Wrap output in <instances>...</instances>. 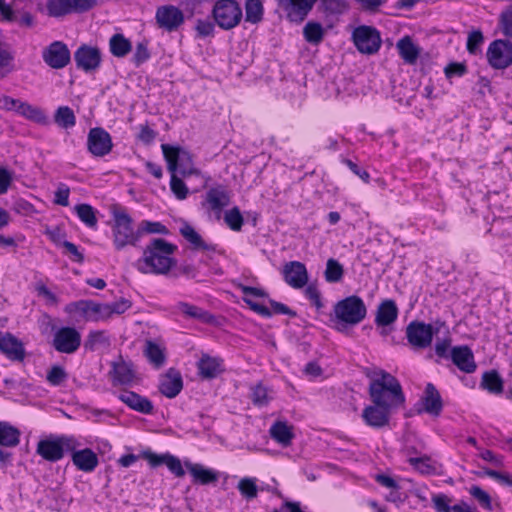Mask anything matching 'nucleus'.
Listing matches in <instances>:
<instances>
[{
    "mask_svg": "<svg viewBox=\"0 0 512 512\" xmlns=\"http://www.w3.org/2000/svg\"><path fill=\"white\" fill-rule=\"evenodd\" d=\"M217 25L225 30L234 28L242 19V10L235 0H218L212 10Z\"/></svg>",
    "mask_w": 512,
    "mask_h": 512,
    "instance_id": "7",
    "label": "nucleus"
},
{
    "mask_svg": "<svg viewBox=\"0 0 512 512\" xmlns=\"http://www.w3.org/2000/svg\"><path fill=\"white\" fill-rule=\"evenodd\" d=\"M70 4V0H47L46 8L50 16L60 17L71 13Z\"/></svg>",
    "mask_w": 512,
    "mask_h": 512,
    "instance_id": "44",
    "label": "nucleus"
},
{
    "mask_svg": "<svg viewBox=\"0 0 512 512\" xmlns=\"http://www.w3.org/2000/svg\"><path fill=\"white\" fill-rule=\"evenodd\" d=\"M257 482L258 480L255 477H244L238 482L237 489L244 498L254 499L257 497L259 490Z\"/></svg>",
    "mask_w": 512,
    "mask_h": 512,
    "instance_id": "39",
    "label": "nucleus"
},
{
    "mask_svg": "<svg viewBox=\"0 0 512 512\" xmlns=\"http://www.w3.org/2000/svg\"><path fill=\"white\" fill-rule=\"evenodd\" d=\"M75 211L80 220L88 227H95L97 225V218L95 210L88 204H80L75 207Z\"/></svg>",
    "mask_w": 512,
    "mask_h": 512,
    "instance_id": "47",
    "label": "nucleus"
},
{
    "mask_svg": "<svg viewBox=\"0 0 512 512\" xmlns=\"http://www.w3.org/2000/svg\"><path fill=\"white\" fill-rule=\"evenodd\" d=\"M145 354L149 361L157 368L161 367L165 362L163 350L160 346L151 341L147 342Z\"/></svg>",
    "mask_w": 512,
    "mask_h": 512,
    "instance_id": "48",
    "label": "nucleus"
},
{
    "mask_svg": "<svg viewBox=\"0 0 512 512\" xmlns=\"http://www.w3.org/2000/svg\"><path fill=\"white\" fill-rule=\"evenodd\" d=\"M42 58L49 67L62 69L69 64L71 54L65 43L62 41H54L43 49Z\"/></svg>",
    "mask_w": 512,
    "mask_h": 512,
    "instance_id": "11",
    "label": "nucleus"
},
{
    "mask_svg": "<svg viewBox=\"0 0 512 512\" xmlns=\"http://www.w3.org/2000/svg\"><path fill=\"white\" fill-rule=\"evenodd\" d=\"M71 13H81L90 10L96 5V0H70Z\"/></svg>",
    "mask_w": 512,
    "mask_h": 512,
    "instance_id": "63",
    "label": "nucleus"
},
{
    "mask_svg": "<svg viewBox=\"0 0 512 512\" xmlns=\"http://www.w3.org/2000/svg\"><path fill=\"white\" fill-rule=\"evenodd\" d=\"M55 123L61 128H72L76 124V117L73 110L68 106H60L54 115Z\"/></svg>",
    "mask_w": 512,
    "mask_h": 512,
    "instance_id": "38",
    "label": "nucleus"
},
{
    "mask_svg": "<svg viewBox=\"0 0 512 512\" xmlns=\"http://www.w3.org/2000/svg\"><path fill=\"white\" fill-rule=\"evenodd\" d=\"M269 434L271 438L282 447L290 446L295 437L293 426L287 421L282 420H278L271 425Z\"/></svg>",
    "mask_w": 512,
    "mask_h": 512,
    "instance_id": "27",
    "label": "nucleus"
},
{
    "mask_svg": "<svg viewBox=\"0 0 512 512\" xmlns=\"http://www.w3.org/2000/svg\"><path fill=\"white\" fill-rule=\"evenodd\" d=\"M109 48L113 56L122 58L131 51L132 44L123 34H114L109 40Z\"/></svg>",
    "mask_w": 512,
    "mask_h": 512,
    "instance_id": "37",
    "label": "nucleus"
},
{
    "mask_svg": "<svg viewBox=\"0 0 512 512\" xmlns=\"http://www.w3.org/2000/svg\"><path fill=\"white\" fill-rule=\"evenodd\" d=\"M113 218V243L116 250H122L128 245L136 246L140 239L138 229L133 228L132 218L122 209L115 210Z\"/></svg>",
    "mask_w": 512,
    "mask_h": 512,
    "instance_id": "5",
    "label": "nucleus"
},
{
    "mask_svg": "<svg viewBox=\"0 0 512 512\" xmlns=\"http://www.w3.org/2000/svg\"><path fill=\"white\" fill-rule=\"evenodd\" d=\"M170 189L178 200H184L189 194V189L176 172H170Z\"/></svg>",
    "mask_w": 512,
    "mask_h": 512,
    "instance_id": "50",
    "label": "nucleus"
},
{
    "mask_svg": "<svg viewBox=\"0 0 512 512\" xmlns=\"http://www.w3.org/2000/svg\"><path fill=\"white\" fill-rule=\"evenodd\" d=\"M469 494L478 502V504L485 510H493L492 498L488 492L483 490L480 486L472 485L468 489Z\"/></svg>",
    "mask_w": 512,
    "mask_h": 512,
    "instance_id": "46",
    "label": "nucleus"
},
{
    "mask_svg": "<svg viewBox=\"0 0 512 512\" xmlns=\"http://www.w3.org/2000/svg\"><path fill=\"white\" fill-rule=\"evenodd\" d=\"M195 30L200 37H207L213 34L214 24L208 19H198Z\"/></svg>",
    "mask_w": 512,
    "mask_h": 512,
    "instance_id": "61",
    "label": "nucleus"
},
{
    "mask_svg": "<svg viewBox=\"0 0 512 512\" xmlns=\"http://www.w3.org/2000/svg\"><path fill=\"white\" fill-rule=\"evenodd\" d=\"M305 39L310 43H319L324 35L323 27L319 23L308 22L303 29Z\"/></svg>",
    "mask_w": 512,
    "mask_h": 512,
    "instance_id": "51",
    "label": "nucleus"
},
{
    "mask_svg": "<svg viewBox=\"0 0 512 512\" xmlns=\"http://www.w3.org/2000/svg\"><path fill=\"white\" fill-rule=\"evenodd\" d=\"M263 7L259 0H247L246 2V21L257 23L261 20Z\"/></svg>",
    "mask_w": 512,
    "mask_h": 512,
    "instance_id": "52",
    "label": "nucleus"
},
{
    "mask_svg": "<svg viewBox=\"0 0 512 512\" xmlns=\"http://www.w3.org/2000/svg\"><path fill=\"white\" fill-rule=\"evenodd\" d=\"M368 377L371 379L369 394L373 404L393 410L404 403L401 385L394 376L384 370H375Z\"/></svg>",
    "mask_w": 512,
    "mask_h": 512,
    "instance_id": "2",
    "label": "nucleus"
},
{
    "mask_svg": "<svg viewBox=\"0 0 512 512\" xmlns=\"http://www.w3.org/2000/svg\"><path fill=\"white\" fill-rule=\"evenodd\" d=\"M118 398L129 408L137 412L151 414L153 411L152 402L133 391H123L119 394Z\"/></svg>",
    "mask_w": 512,
    "mask_h": 512,
    "instance_id": "26",
    "label": "nucleus"
},
{
    "mask_svg": "<svg viewBox=\"0 0 512 512\" xmlns=\"http://www.w3.org/2000/svg\"><path fill=\"white\" fill-rule=\"evenodd\" d=\"M108 306L109 318H111L114 314L119 315L126 312L131 307V303L129 300L122 298L118 301L108 304Z\"/></svg>",
    "mask_w": 512,
    "mask_h": 512,
    "instance_id": "62",
    "label": "nucleus"
},
{
    "mask_svg": "<svg viewBox=\"0 0 512 512\" xmlns=\"http://www.w3.org/2000/svg\"><path fill=\"white\" fill-rule=\"evenodd\" d=\"M168 229L160 222L143 220L138 226L139 239L143 234H168Z\"/></svg>",
    "mask_w": 512,
    "mask_h": 512,
    "instance_id": "49",
    "label": "nucleus"
},
{
    "mask_svg": "<svg viewBox=\"0 0 512 512\" xmlns=\"http://www.w3.org/2000/svg\"><path fill=\"white\" fill-rule=\"evenodd\" d=\"M79 446L74 437H49L38 442L37 453L45 460L56 462L63 458L65 452L74 451Z\"/></svg>",
    "mask_w": 512,
    "mask_h": 512,
    "instance_id": "6",
    "label": "nucleus"
},
{
    "mask_svg": "<svg viewBox=\"0 0 512 512\" xmlns=\"http://www.w3.org/2000/svg\"><path fill=\"white\" fill-rule=\"evenodd\" d=\"M422 403L424 405V410L429 414L438 415L441 412V397L433 384H427L422 398Z\"/></svg>",
    "mask_w": 512,
    "mask_h": 512,
    "instance_id": "33",
    "label": "nucleus"
},
{
    "mask_svg": "<svg viewBox=\"0 0 512 512\" xmlns=\"http://www.w3.org/2000/svg\"><path fill=\"white\" fill-rule=\"evenodd\" d=\"M391 411L381 405L373 404L363 410L362 417L367 425L379 428L388 423Z\"/></svg>",
    "mask_w": 512,
    "mask_h": 512,
    "instance_id": "23",
    "label": "nucleus"
},
{
    "mask_svg": "<svg viewBox=\"0 0 512 512\" xmlns=\"http://www.w3.org/2000/svg\"><path fill=\"white\" fill-rule=\"evenodd\" d=\"M223 219L225 224L233 231H240L244 224V218L238 207L226 210Z\"/></svg>",
    "mask_w": 512,
    "mask_h": 512,
    "instance_id": "43",
    "label": "nucleus"
},
{
    "mask_svg": "<svg viewBox=\"0 0 512 512\" xmlns=\"http://www.w3.org/2000/svg\"><path fill=\"white\" fill-rule=\"evenodd\" d=\"M165 465L175 476H184L185 471L182 467L181 461L177 457L168 454V456H166Z\"/></svg>",
    "mask_w": 512,
    "mask_h": 512,
    "instance_id": "60",
    "label": "nucleus"
},
{
    "mask_svg": "<svg viewBox=\"0 0 512 512\" xmlns=\"http://www.w3.org/2000/svg\"><path fill=\"white\" fill-rule=\"evenodd\" d=\"M16 113L26 118L27 120L40 125H47L49 123L45 112L41 108L31 105L28 102L21 101L17 106Z\"/></svg>",
    "mask_w": 512,
    "mask_h": 512,
    "instance_id": "32",
    "label": "nucleus"
},
{
    "mask_svg": "<svg viewBox=\"0 0 512 512\" xmlns=\"http://www.w3.org/2000/svg\"><path fill=\"white\" fill-rule=\"evenodd\" d=\"M398 308L394 300H383L377 307L375 324L381 328L380 334L383 336L388 335L391 326L398 317Z\"/></svg>",
    "mask_w": 512,
    "mask_h": 512,
    "instance_id": "18",
    "label": "nucleus"
},
{
    "mask_svg": "<svg viewBox=\"0 0 512 512\" xmlns=\"http://www.w3.org/2000/svg\"><path fill=\"white\" fill-rule=\"evenodd\" d=\"M20 431L8 422H0V445L15 447L20 442Z\"/></svg>",
    "mask_w": 512,
    "mask_h": 512,
    "instance_id": "36",
    "label": "nucleus"
},
{
    "mask_svg": "<svg viewBox=\"0 0 512 512\" xmlns=\"http://www.w3.org/2000/svg\"><path fill=\"white\" fill-rule=\"evenodd\" d=\"M323 5L326 11L331 14H341L347 8L346 0H323Z\"/></svg>",
    "mask_w": 512,
    "mask_h": 512,
    "instance_id": "59",
    "label": "nucleus"
},
{
    "mask_svg": "<svg viewBox=\"0 0 512 512\" xmlns=\"http://www.w3.org/2000/svg\"><path fill=\"white\" fill-rule=\"evenodd\" d=\"M334 317L337 323L345 328L362 322L367 315V307L359 296H348L334 305Z\"/></svg>",
    "mask_w": 512,
    "mask_h": 512,
    "instance_id": "3",
    "label": "nucleus"
},
{
    "mask_svg": "<svg viewBox=\"0 0 512 512\" xmlns=\"http://www.w3.org/2000/svg\"><path fill=\"white\" fill-rule=\"evenodd\" d=\"M176 250V245L155 238L146 245L135 266L143 274H167L176 263L173 257Z\"/></svg>",
    "mask_w": 512,
    "mask_h": 512,
    "instance_id": "1",
    "label": "nucleus"
},
{
    "mask_svg": "<svg viewBox=\"0 0 512 512\" xmlns=\"http://www.w3.org/2000/svg\"><path fill=\"white\" fill-rule=\"evenodd\" d=\"M481 385L491 393L497 394L503 390V381L496 371L484 373Z\"/></svg>",
    "mask_w": 512,
    "mask_h": 512,
    "instance_id": "41",
    "label": "nucleus"
},
{
    "mask_svg": "<svg viewBox=\"0 0 512 512\" xmlns=\"http://www.w3.org/2000/svg\"><path fill=\"white\" fill-rule=\"evenodd\" d=\"M396 48L403 61L410 65L416 63L421 53V48L414 43L410 36H404L399 39L396 43Z\"/></svg>",
    "mask_w": 512,
    "mask_h": 512,
    "instance_id": "29",
    "label": "nucleus"
},
{
    "mask_svg": "<svg viewBox=\"0 0 512 512\" xmlns=\"http://www.w3.org/2000/svg\"><path fill=\"white\" fill-rule=\"evenodd\" d=\"M437 332L438 329L431 324L412 321L406 328V337L414 348L424 349L431 345L433 336Z\"/></svg>",
    "mask_w": 512,
    "mask_h": 512,
    "instance_id": "9",
    "label": "nucleus"
},
{
    "mask_svg": "<svg viewBox=\"0 0 512 512\" xmlns=\"http://www.w3.org/2000/svg\"><path fill=\"white\" fill-rule=\"evenodd\" d=\"M81 344L80 333L72 327H63L56 331L53 338V347L61 353H74Z\"/></svg>",
    "mask_w": 512,
    "mask_h": 512,
    "instance_id": "14",
    "label": "nucleus"
},
{
    "mask_svg": "<svg viewBox=\"0 0 512 512\" xmlns=\"http://www.w3.org/2000/svg\"><path fill=\"white\" fill-rule=\"evenodd\" d=\"M109 337L104 331H92L89 333L85 342V347L90 350H96L109 346Z\"/></svg>",
    "mask_w": 512,
    "mask_h": 512,
    "instance_id": "45",
    "label": "nucleus"
},
{
    "mask_svg": "<svg viewBox=\"0 0 512 512\" xmlns=\"http://www.w3.org/2000/svg\"><path fill=\"white\" fill-rule=\"evenodd\" d=\"M304 294H305L306 298L311 302V304L313 306H315V308L318 311L323 309L324 303L322 302V299H321V293L315 285L311 284V285L306 286V288L304 290Z\"/></svg>",
    "mask_w": 512,
    "mask_h": 512,
    "instance_id": "57",
    "label": "nucleus"
},
{
    "mask_svg": "<svg viewBox=\"0 0 512 512\" xmlns=\"http://www.w3.org/2000/svg\"><path fill=\"white\" fill-rule=\"evenodd\" d=\"M353 41L357 49L363 54H374L381 46V37L378 31L368 26H361L354 30Z\"/></svg>",
    "mask_w": 512,
    "mask_h": 512,
    "instance_id": "10",
    "label": "nucleus"
},
{
    "mask_svg": "<svg viewBox=\"0 0 512 512\" xmlns=\"http://www.w3.org/2000/svg\"><path fill=\"white\" fill-rule=\"evenodd\" d=\"M250 397L254 405L263 407L270 402L272 394L267 387L259 383L251 388Z\"/></svg>",
    "mask_w": 512,
    "mask_h": 512,
    "instance_id": "42",
    "label": "nucleus"
},
{
    "mask_svg": "<svg viewBox=\"0 0 512 512\" xmlns=\"http://www.w3.org/2000/svg\"><path fill=\"white\" fill-rule=\"evenodd\" d=\"M161 149L169 172L179 171L183 177L201 175V171L194 166L192 154L186 149L170 144H162Z\"/></svg>",
    "mask_w": 512,
    "mask_h": 512,
    "instance_id": "4",
    "label": "nucleus"
},
{
    "mask_svg": "<svg viewBox=\"0 0 512 512\" xmlns=\"http://www.w3.org/2000/svg\"><path fill=\"white\" fill-rule=\"evenodd\" d=\"M486 58L494 69L509 67L512 64V44L507 40H494L487 49Z\"/></svg>",
    "mask_w": 512,
    "mask_h": 512,
    "instance_id": "8",
    "label": "nucleus"
},
{
    "mask_svg": "<svg viewBox=\"0 0 512 512\" xmlns=\"http://www.w3.org/2000/svg\"><path fill=\"white\" fill-rule=\"evenodd\" d=\"M436 512H452L451 498L443 493L433 494L431 497Z\"/></svg>",
    "mask_w": 512,
    "mask_h": 512,
    "instance_id": "54",
    "label": "nucleus"
},
{
    "mask_svg": "<svg viewBox=\"0 0 512 512\" xmlns=\"http://www.w3.org/2000/svg\"><path fill=\"white\" fill-rule=\"evenodd\" d=\"M231 196L223 186L210 188L206 194L202 206L209 212L213 213L215 218L219 220L222 216L223 208L230 204Z\"/></svg>",
    "mask_w": 512,
    "mask_h": 512,
    "instance_id": "13",
    "label": "nucleus"
},
{
    "mask_svg": "<svg viewBox=\"0 0 512 512\" xmlns=\"http://www.w3.org/2000/svg\"><path fill=\"white\" fill-rule=\"evenodd\" d=\"M82 314L87 321L99 322L109 319L108 303H97L92 300H81L71 305Z\"/></svg>",
    "mask_w": 512,
    "mask_h": 512,
    "instance_id": "17",
    "label": "nucleus"
},
{
    "mask_svg": "<svg viewBox=\"0 0 512 512\" xmlns=\"http://www.w3.org/2000/svg\"><path fill=\"white\" fill-rule=\"evenodd\" d=\"M197 367L200 376L204 379H213L223 371L221 360L209 355L202 356Z\"/></svg>",
    "mask_w": 512,
    "mask_h": 512,
    "instance_id": "30",
    "label": "nucleus"
},
{
    "mask_svg": "<svg viewBox=\"0 0 512 512\" xmlns=\"http://www.w3.org/2000/svg\"><path fill=\"white\" fill-rule=\"evenodd\" d=\"M484 42V37L481 31L475 30L469 33L467 38V50L470 54H477L480 46Z\"/></svg>",
    "mask_w": 512,
    "mask_h": 512,
    "instance_id": "56",
    "label": "nucleus"
},
{
    "mask_svg": "<svg viewBox=\"0 0 512 512\" xmlns=\"http://www.w3.org/2000/svg\"><path fill=\"white\" fill-rule=\"evenodd\" d=\"M72 453L73 464L81 471L92 472L98 465V457L95 452L89 448L74 449Z\"/></svg>",
    "mask_w": 512,
    "mask_h": 512,
    "instance_id": "25",
    "label": "nucleus"
},
{
    "mask_svg": "<svg viewBox=\"0 0 512 512\" xmlns=\"http://www.w3.org/2000/svg\"><path fill=\"white\" fill-rule=\"evenodd\" d=\"M74 60L78 69L92 72L100 67L101 52L97 47L84 44L75 51Z\"/></svg>",
    "mask_w": 512,
    "mask_h": 512,
    "instance_id": "16",
    "label": "nucleus"
},
{
    "mask_svg": "<svg viewBox=\"0 0 512 512\" xmlns=\"http://www.w3.org/2000/svg\"><path fill=\"white\" fill-rule=\"evenodd\" d=\"M113 142L110 134L100 127L90 129L87 136V149L95 157H104L111 152Z\"/></svg>",
    "mask_w": 512,
    "mask_h": 512,
    "instance_id": "12",
    "label": "nucleus"
},
{
    "mask_svg": "<svg viewBox=\"0 0 512 512\" xmlns=\"http://www.w3.org/2000/svg\"><path fill=\"white\" fill-rule=\"evenodd\" d=\"M175 311L185 318L193 319L201 323H211L214 320V317L209 312L187 302L177 303Z\"/></svg>",
    "mask_w": 512,
    "mask_h": 512,
    "instance_id": "28",
    "label": "nucleus"
},
{
    "mask_svg": "<svg viewBox=\"0 0 512 512\" xmlns=\"http://www.w3.org/2000/svg\"><path fill=\"white\" fill-rule=\"evenodd\" d=\"M181 235L195 248H205L204 241L198 232L189 224H184L180 229Z\"/></svg>",
    "mask_w": 512,
    "mask_h": 512,
    "instance_id": "53",
    "label": "nucleus"
},
{
    "mask_svg": "<svg viewBox=\"0 0 512 512\" xmlns=\"http://www.w3.org/2000/svg\"><path fill=\"white\" fill-rule=\"evenodd\" d=\"M155 19L160 28L171 32L177 30L183 24L184 14L175 6L164 5L157 8Z\"/></svg>",
    "mask_w": 512,
    "mask_h": 512,
    "instance_id": "15",
    "label": "nucleus"
},
{
    "mask_svg": "<svg viewBox=\"0 0 512 512\" xmlns=\"http://www.w3.org/2000/svg\"><path fill=\"white\" fill-rule=\"evenodd\" d=\"M150 57V53L147 47L146 42H139L137 43L133 55V62L136 66L141 65L142 63L146 62Z\"/></svg>",
    "mask_w": 512,
    "mask_h": 512,
    "instance_id": "58",
    "label": "nucleus"
},
{
    "mask_svg": "<svg viewBox=\"0 0 512 512\" xmlns=\"http://www.w3.org/2000/svg\"><path fill=\"white\" fill-rule=\"evenodd\" d=\"M185 465L197 483L205 485L218 480L217 472L212 469L205 468L201 464L186 463Z\"/></svg>",
    "mask_w": 512,
    "mask_h": 512,
    "instance_id": "34",
    "label": "nucleus"
},
{
    "mask_svg": "<svg viewBox=\"0 0 512 512\" xmlns=\"http://www.w3.org/2000/svg\"><path fill=\"white\" fill-rule=\"evenodd\" d=\"M344 275L343 266L335 259L330 258L326 263L325 280L328 283L340 282Z\"/></svg>",
    "mask_w": 512,
    "mask_h": 512,
    "instance_id": "40",
    "label": "nucleus"
},
{
    "mask_svg": "<svg viewBox=\"0 0 512 512\" xmlns=\"http://www.w3.org/2000/svg\"><path fill=\"white\" fill-rule=\"evenodd\" d=\"M70 190L65 184H60L55 192V203L61 206L69 205Z\"/></svg>",
    "mask_w": 512,
    "mask_h": 512,
    "instance_id": "64",
    "label": "nucleus"
},
{
    "mask_svg": "<svg viewBox=\"0 0 512 512\" xmlns=\"http://www.w3.org/2000/svg\"><path fill=\"white\" fill-rule=\"evenodd\" d=\"M46 379L51 385L59 386L67 379V373L61 366H53L48 371Z\"/></svg>",
    "mask_w": 512,
    "mask_h": 512,
    "instance_id": "55",
    "label": "nucleus"
},
{
    "mask_svg": "<svg viewBox=\"0 0 512 512\" xmlns=\"http://www.w3.org/2000/svg\"><path fill=\"white\" fill-rule=\"evenodd\" d=\"M451 358L453 363L465 373H472L476 370L474 355L467 346L454 347L451 351Z\"/></svg>",
    "mask_w": 512,
    "mask_h": 512,
    "instance_id": "24",
    "label": "nucleus"
},
{
    "mask_svg": "<svg viewBox=\"0 0 512 512\" xmlns=\"http://www.w3.org/2000/svg\"><path fill=\"white\" fill-rule=\"evenodd\" d=\"M111 374L114 385H128L134 379L131 366L125 362L114 363Z\"/></svg>",
    "mask_w": 512,
    "mask_h": 512,
    "instance_id": "35",
    "label": "nucleus"
},
{
    "mask_svg": "<svg viewBox=\"0 0 512 512\" xmlns=\"http://www.w3.org/2000/svg\"><path fill=\"white\" fill-rule=\"evenodd\" d=\"M317 0H279L290 21L301 22Z\"/></svg>",
    "mask_w": 512,
    "mask_h": 512,
    "instance_id": "21",
    "label": "nucleus"
},
{
    "mask_svg": "<svg viewBox=\"0 0 512 512\" xmlns=\"http://www.w3.org/2000/svg\"><path fill=\"white\" fill-rule=\"evenodd\" d=\"M407 461L416 471L421 474L432 475L437 473V462L432 460L431 457L427 455L414 456L411 455L409 451H407Z\"/></svg>",
    "mask_w": 512,
    "mask_h": 512,
    "instance_id": "31",
    "label": "nucleus"
},
{
    "mask_svg": "<svg viewBox=\"0 0 512 512\" xmlns=\"http://www.w3.org/2000/svg\"><path fill=\"white\" fill-rule=\"evenodd\" d=\"M182 388V376L175 369H169L160 379L159 390L168 398L176 397L181 392Z\"/></svg>",
    "mask_w": 512,
    "mask_h": 512,
    "instance_id": "22",
    "label": "nucleus"
},
{
    "mask_svg": "<svg viewBox=\"0 0 512 512\" xmlns=\"http://www.w3.org/2000/svg\"><path fill=\"white\" fill-rule=\"evenodd\" d=\"M285 282L294 289H301L308 283V272L305 265L299 261H291L283 267Z\"/></svg>",
    "mask_w": 512,
    "mask_h": 512,
    "instance_id": "20",
    "label": "nucleus"
},
{
    "mask_svg": "<svg viewBox=\"0 0 512 512\" xmlns=\"http://www.w3.org/2000/svg\"><path fill=\"white\" fill-rule=\"evenodd\" d=\"M0 351L11 361L22 362L26 356L22 341L9 332L0 331Z\"/></svg>",
    "mask_w": 512,
    "mask_h": 512,
    "instance_id": "19",
    "label": "nucleus"
}]
</instances>
